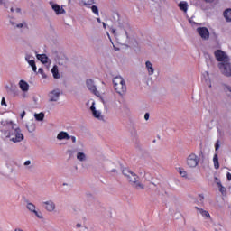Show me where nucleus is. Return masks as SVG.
Masks as SVG:
<instances>
[{
  "label": "nucleus",
  "instance_id": "1",
  "mask_svg": "<svg viewBox=\"0 0 231 231\" xmlns=\"http://www.w3.org/2000/svg\"><path fill=\"white\" fill-rule=\"evenodd\" d=\"M6 127L8 130L4 132L5 138H10L11 142H14V143H17L24 140V135L21 133V128H19L17 125L14 124V122H7Z\"/></svg>",
  "mask_w": 231,
  "mask_h": 231
},
{
  "label": "nucleus",
  "instance_id": "2",
  "mask_svg": "<svg viewBox=\"0 0 231 231\" xmlns=\"http://www.w3.org/2000/svg\"><path fill=\"white\" fill-rule=\"evenodd\" d=\"M123 174H124V176H125L127 178L128 181H130V183H132V185L135 189H137V190L144 189L143 184L138 182L139 177H138V175H136V173L129 171L128 169H124Z\"/></svg>",
  "mask_w": 231,
  "mask_h": 231
},
{
  "label": "nucleus",
  "instance_id": "3",
  "mask_svg": "<svg viewBox=\"0 0 231 231\" xmlns=\"http://www.w3.org/2000/svg\"><path fill=\"white\" fill-rule=\"evenodd\" d=\"M114 89L118 95H125L127 92V85L124 78L117 76L113 79Z\"/></svg>",
  "mask_w": 231,
  "mask_h": 231
},
{
  "label": "nucleus",
  "instance_id": "4",
  "mask_svg": "<svg viewBox=\"0 0 231 231\" xmlns=\"http://www.w3.org/2000/svg\"><path fill=\"white\" fill-rule=\"evenodd\" d=\"M186 163L188 167L194 169L195 167H198V164L199 163V157L195 153H190L186 159Z\"/></svg>",
  "mask_w": 231,
  "mask_h": 231
},
{
  "label": "nucleus",
  "instance_id": "5",
  "mask_svg": "<svg viewBox=\"0 0 231 231\" xmlns=\"http://www.w3.org/2000/svg\"><path fill=\"white\" fill-rule=\"evenodd\" d=\"M214 55L218 62H230V59L228 58L226 53H225V51L221 50L215 51Z\"/></svg>",
  "mask_w": 231,
  "mask_h": 231
},
{
  "label": "nucleus",
  "instance_id": "6",
  "mask_svg": "<svg viewBox=\"0 0 231 231\" xmlns=\"http://www.w3.org/2000/svg\"><path fill=\"white\" fill-rule=\"evenodd\" d=\"M218 68L220 71L226 77H231V64L230 61H226L225 63H219Z\"/></svg>",
  "mask_w": 231,
  "mask_h": 231
},
{
  "label": "nucleus",
  "instance_id": "7",
  "mask_svg": "<svg viewBox=\"0 0 231 231\" xmlns=\"http://www.w3.org/2000/svg\"><path fill=\"white\" fill-rule=\"evenodd\" d=\"M197 32L204 41H208L210 38V32L207 27H199L197 28Z\"/></svg>",
  "mask_w": 231,
  "mask_h": 231
},
{
  "label": "nucleus",
  "instance_id": "8",
  "mask_svg": "<svg viewBox=\"0 0 231 231\" xmlns=\"http://www.w3.org/2000/svg\"><path fill=\"white\" fill-rule=\"evenodd\" d=\"M215 150H216V153L214 154V157H213V163H214L215 169H219V157L217 156V151L219 150V141H217L215 144Z\"/></svg>",
  "mask_w": 231,
  "mask_h": 231
},
{
  "label": "nucleus",
  "instance_id": "9",
  "mask_svg": "<svg viewBox=\"0 0 231 231\" xmlns=\"http://www.w3.org/2000/svg\"><path fill=\"white\" fill-rule=\"evenodd\" d=\"M87 88L94 93V95H99L98 91L97 90V87L95 86V83L92 81V79H87Z\"/></svg>",
  "mask_w": 231,
  "mask_h": 231
},
{
  "label": "nucleus",
  "instance_id": "10",
  "mask_svg": "<svg viewBox=\"0 0 231 231\" xmlns=\"http://www.w3.org/2000/svg\"><path fill=\"white\" fill-rule=\"evenodd\" d=\"M27 208L28 210H30V212H33V214H35V216H37L39 219H42V213L35 210V205H33L32 203H28Z\"/></svg>",
  "mask_w": 231,
  "mask_h": 231
},
{
  "label": "nucleus",
  "instance_id": "11",
  "mask_svg": "<svg viewBox=\"0 0 231 231\" xmlns=\"http://www.w3.org/2000/svg\"><path fill=\"white\" fill-rule=\"evenodd\" d=\"M51 7H52V10H54V12L56 13L57 15H60V14L66 13V11L62 7H60V5H59L57 4H52Z\"/></svg>",
  "mask_w": 231,
  "mask_h": 231
},
{
  "label": "nucleus",
  "instance_id": "12",
  "mask_svg": "<svg viewBox=\"0 0 231 231\" xmlns=\"http://www.w3.org/2000/svg\"><path fill=\"white\" fill-rule=\"evenodd\" d=\"M60 93H59L57 90H53L52 92L50 93V101L51 102H57L59 100Z\"/></svg>",
  "mask_w": 231,
  "mask_h": 231
},
{
  "label": "nucleus",
  "instance_id": "13",
  "mask_svg": "<svg viewBox=\"0 0 231 231\" xmlns=\"http://www.w3.org/2000/svg\"><path fill=\"white\" fill-rule=\"evenodd\" d=\"M19 86L22 91H28V89H30V85H28V83L24 81V79H21L19 81Z\"/></svg>",
  "mask_w": 231,
  "mask_h": 231
},
{
  "label": "nucleus",
  "instance_id": "14",
  "mask_svg": "<svg viewBox=\"0 0 231 231\" xmlns=\"http://www.w3.org/2000/svg\"><path fill=\"white\" fill-rule=\"evenodd\" d=\"M58 140H69L71 136L68 134V132H60L57 135Z\"/></svg>",
  "mask_w": 231,
  "mask_h": 231
},
{
  "label": "nucleus",
  "instance_id": "15",
  "mask_svg": "<svg viewBox=\"0 0 231 231\" xmlns=\"http://www.w3.org/2000/svg\"><path fill=\"white\" fill-rule=\"evenodd\" d=\"M45 208L48 212H53L55 210V204L51 201L44 202Z\"/></svg>",
  "mask_w": 231,
  "mask_h": 231
},
{
  "label": "nucleus",
  "instance_id": "16",
  "mask_svg": "<svg viewBox=\"0 0 231 231\" xmlns=\"http://www.w3.org/2000/svg\"><path fill=\"white\" fill-rule=\"evenodd\" d=\"M26 60L32 69V71H34V73L37 72V65H35V60H30V57H26Z\"/></svg>",
  "mask_w": 231,
  "mask_h": 231
},
{
  "label": "nucleus",
  "instance_id": "17",
  "mask_svg": "<svg viewBox=\"0 0 231 231\" xmlns=\"http://www.w3.org/2000/svg\"><path fill=\"white\" fill-rule=\"evenodd\" d=\"M38 60H41L42 64H48V56L46 54H37Z\"/></svg>",
  "mask_w": 231,
  "mask_h": 231
},
{
  "label": "nucleus",
  "instance_id": "18",
  "mask_svg": "<svg viewBox=\"0 0 231 231\" xmlns=\"http://www.w3.org/2000/svg\"><path fill=\"white\" fill-rule=\"evenodd\" d=\"M145 64H146V68H147L149 75H153L154 68L152 67V63H151V61H146Z\"/></svg>",
  "mask_w": 231,
  "mask_h": 231
},
{
  "label": "nucleus",
  "instance_id": "19",
  "mask_svg": "<svg viewBox=\"0 0 231 231\" xmlns=\"http://www.w3.org/2000/svg\"><path fill=\"white\" fill-rule=\"evenodd\" d=\"M180 10H182V12H187L189 10V4L187 2H180L179 4Z\"/></svg>",
  "mask_w": 231,
  "mask_h": 231
},
{
  "label": "nucleus",
  "instance_id": "20",
  "mask_svg": "<svg viewBox=\"0 0 231 231\" xmlns=\"http://www.w3.org/2000/svg\"><path fill=\"white\" fill-rule=\"evenodd\" d=\"M195 208L199 210V212L201 214V216H203V217H210V213H208V211L199 208L198 207H195Z\"/></svg>",
  "mask_w": 231,
  "mask_h": 231
},
{
  "label": "nucleus",
  "instance_id": "21",
  "mask_svg": "<svg viewBox=\"0 0 231 231\" xmlns=\"http://www.w3.org/2000/svg\"><path fill=\"white\" fill-rule=\"evenodd\" d=\"M177 171L179 172L180 176H181V178H188V174L185 169L179 167L177 168Z\"/></svg>",
  "mask_w": 231,
  "mask_h": 231
},
{
  "label": "nucleus",
  "instance_id": "22",
  "mask_svg": "<svg viewBox=\"0 0 231 231\" xmlns=\"http://www.w3.org/2000/svg\"><path fill=\"white\" fill-rule=\"evenodd\" d=\"M217 185L219 189V192H221L222 196H225V194H226V188H225L221 182H217Z\"/></svg>",
  "mask_w": 231,
  "mask_h": 231
},
{
  "label": "nucleus",
  "instance_id": "23",
  "mask_svg": "<svg viewBox=\"0 0 231 231\" xmlns=\"http://www.w3.org/2000/svg\"><path fill=\"white\" fill-rule=\"evenodd\" d=\"M224 17L226 21L231 22V9H227L224 12Z\"/></svg>",
  "mask_w": 231,
  "mask_h": 231
},
{
  "label": "nucleus",
  "instance_id": "24",
  "mask_svg": "<svg viewBox=\"0 0 231 231\" xmlns=\"http://www.w3.org/2000/svg\"><path fill=\"white\" fill-rule=\"evenodd\" d=\"M34 118L38 121V122H42V120H44V113L41 112L39 114H35L34 115Z\"/></svg>",
  "mask_w": 231,
  "mask_h": 231
},
{
  "label": "nucleus",
  "instance_id": "25",
  "mask_svg": "<svg viewBox=\"0 0 231 231\" xmlns=\"http://www.w3.org/2000/svg\"><path fill=\"white\" fill-rule=\"evenodd\" d=\"M77 159L79 160V162H84L86 160V154L84 152H78Z\"/></svg>",
  "mask_w": 231,
  "mask_h": 231
},
{
  "label": "nucleus",
  "instance_id": "26",
  "mask_svg": "<svg viewBox=\"0 0 231 231\" xmlns=\"http://www.w3.org/2000/svg\"><path fill=\"white\" fill-rule=\"evenodd\" d=\"M52 75L54 79H60V75L59 74V70L55 68L51 69Z\"/></svg>",
  "mask_w": 231,
  "mask_h": 231
},
{
  "label": "nucleus",
  "instance_id": "27",
  "mask_svg": "<svg viewBox=\"0 0 231 231\" xmlns=\"http://www.w3.org/2000/svg\"><path fill=\"white\" fill-rule=\"evenodd\" d=\"M80 1L81 3H83V5H85V6L91 5L94 3L93 0H80Z\"/></svg>",
  "mask_w": 231,
  "mask_h": 231
},
{
  "label": "nucleus",
  "instance_id": "28",
  "mask_svg": "<svg viewBox=\"0 0 231 231\" xmlns=\"http://www.w3.org/2000/svg\"><path fill=\"white\" fill-rule=\"evenodd\" d=\"M91 10L93 14H95L96 15H98V7L97 5H92Z\"/></svg>",
  "mask_w": 231,
  "mask_h": 231
},
{
  "label": "nucleus",
  "instance_id": "29",
  "mask_svg": "<svg viewBox=\"0 0 231 231\" xmlns=\"http://www.w3.org/2000/svg\"><path fill=\"white\" fill-rule=\"evenodd\" d=\"M93 116H95V118H100V113L96 110L93 112Z\"/></svg>",
  "mask_w": 231,
  "mask_h": 231
},
{
  "label": "nucleus",
  "instance_id": "30",
  "mask_svg": "<svg viewBox=\"0 0 231 231\" xmlns=\"http://www.w3.org/2000/svg\"><path fill=\"white\" fill-rule=\"evenodd\" d=\"M1 106H5V107H6V99L5 97H2V100H1Z\"/></svg>",
  "mask_w": 231,
  "mask_h": 231
},
{
  "label": "nucleus",
  "instance_id": "31",
  "mask_svg": "<svg viewBox=\"0 0 231 231\" xmlns=\"http://www.w3.org/2000/svg\"><path fill=\"white\" fill-rule=\"evenodd\" d=\"M92 113H95V111H97V108H95V105H92L90 107Z\"/></svg>",
  "mask_w": 231,
  "mask_h": 231
},
{
  "label": "nucleus",
  "instance_id": "32",
  "mask_svg": "<svg viewBox=\"0 0 231 231\" xmlns=\"http://www.w3.org/2000/svg\"><path fill=\"white\" fill-rule=\"evenodd\" d=\"M226 178H227L228 181H231V173L230 172H227Z\"/></svg>",
  "mask_w": 231,
  "mask_h": 231
},
{
  "label": "nucleus",
  "instance_id": "33",
  "mask_svg": "<svg viewBox=\"0 0 231 231\" xmlns=\"http://www.w3.org/2000/svg\"><path fill=\"white\" fill-rule=\"evenodd\" d=\"M21 118H23V116H26V112L25 111H23L22 113H21Z\"/></svg>",
  "mask_w": 231,
  "mask_h": 231
},
{
  "label": "nucleus",
  "instance_id": "34",
  "mask_svg": "<svg viewBox=\"0 0 231 231\" xmlns=\"http://www.w3.org/2000/svg\"><path fill=\"white\" fill-rule=\"evenodd\" d=\"M70 138H71L73 143H75L77 142V138L75 136H71Z\"/></svg>",
  "mask_w": 231,
  "mask_h": 231
},
{
  "label": "nucleus",
  "instance_id": "35",
  "mask_svg": "<svg viewBox=\"0 0 231 231\" xmlns=\"http://www.w3.org/2000/svg\"><path fill=\"white\" fill-rule=\"evenodd\" d=\"M144 119H145V120H149V113H146V114L144 115Z\"/></svg>",
  "mask_w": 231,
  "mask_h": 231
},
{
  "label": "nucleus",
  "instance_id": "36",
  "mask_svg": "<svg viewBox=\"0 0 231 231\" xmlns=\"http://www.w3.org/2000/svg\"><path fill=\"white\" fill-rule=\"evenodd\" d=\"M32 162H30V161H26L25 162H24V165H30Z\"/></svg>",
  "mask_w": 231,
  "mask_h": 231
},
{
  "label": "nucleus",
  "instance_id": "37",
  "mask_svg": "<svg viewBox=\"0 0 231 231\" xmlns=\"http://www.w3.org/2000/svg\"><path fill=\"white\" fill-rule=\"evenodd\" d=\"M17 28H23V23L17 24Z\"/></svg>",
  "mask_w": 231,
  "mask_h": 231
},
{
  "label": "nucleus",
  "instance_id": "38",
  "mask_svg": "<svg viewBox=\"0 0 231 231\" xmlns=\"http://www.w3.org/2000/svg\"><path fill=\"white\" fill-rule=\"evenodd\" d=\"M76 226H77V228H80V226H82V225L77 224Z\"/></svg>",
  "mask_w": 231,
  "mask_h": 231
},
{
  "label": "nucleus",
  "instance_id": "39",
  "mask_svg": "<svg viewBox=\"0 0 231 231\" xmlns=\"http://www.w3.org/2000/svg\"><path fill=\"white\" fill-rule=\"evenodd\" d=\"M14 231H24V230L20 229V228H17V229H15Z\"/></svg>",
  "mask_w": 231,
  "mask_h": 231
},
{
  "label": "nucleus",
  "instance_id": "40",
  "mask_svg": "<svg viewBox=\"0 0 231 231\" xmlns=\"http://www.w3.org/2000/svg\"><path fill=\"white\" fill-rule=\"evenodd\" d=\"M103 27L105 28V30H106V23H103Z\"/></svg>",
  "mask_w": 231,
  "mask_h": 231
},
{
  "label": "nucleus",
  "instance_id": "41",
  "mask_svg": "<svg viewBox=\"0 0 231 231\" xmlns=\"http://www.w3.org/2000/svg\"><path fill=\"white\" fill-rule=\"evenodd\" d=\"M112 33H114V34L116 33V30L114 29V30L112 31Z\"/></svg>",
  "mask_w": 231,
  "mask_h": 231
},
{
  "label": "nucleus",
  "instance_id": "42",
  "mask_svg": "<svg viewBox=\"0 0 231 231\" xmlns=\"http://www.w3.org/2000/svg\"><path fill=\"white\" fill-rule=\"evenodd\" d=\"M206 3H210L212 0H204Z\"/></svg>",
  "mask_w": 231,
  "mask_h": 231
},
{
  "label": "nucleus",
  "instance_id": "43",
  "mask_svg": "<svg viewBox=\"0 0 231 231\" xmlns=\"http://www.w3.org/2000/svg\"><path fill=\"white\" fill-rule=\"evenodd\" d=\"M97 23H100V18H97Z\"/></svg>",
  "mask_w": 231,
  "mask_h": 231
},
{
  "label": "nucleus",
  "instance_id": "44",
  "mask_svg": "<svg viewBox=\"0 0 231 231\" xmlns=\"http://www.w3.org/2000/svg\"><path fill=\"white\" fill-rule=\"evenodd\" d=\"M112 172H116V170H112Z\"/></svg>",
  "mask_w": 231,
  "mask_h": 231
},
{
  "label": "nucleus",
  "instance_id": "45",
  "mask_svg": "<svg viewBox=\"0 0 231 231\" xmlns=\"http://www.w3.org/2000/svg\"><path fill=\"white\" fill-rule=\"evenodd\" d=\"M11 12H14V8H11Z\"/></svg>",
  "mask_w": 231,
  "mask_h": 231
},
{
  "label": "nucleus",
  "instance_id": "46",
  "mask_svg": "<svg viewBox=\"0 0 231 231\" xmlns=\"http://www.w3.org/2000/svg\"><path fill=\"white\" fill-rule=\"evenodd\" d=\"M39 71H42V69H39Z\"/></svg>",
  "mask_w": 231,
  "mask_h": 231
},
{
  "label": "nucleus",
  "instance_id": "47",
  "mask_svg": "<svg viewBox=\"0 0 231 231\" xmlns=\"http://www.w3.org/2000/svg\"><path fill=\"white\" fill-rule=\"evenodd\" d=\"M18 10V12H21V9H17Z\"/></svg>",
  "mask_w": 231,
  "mask_h": 231
},
{
  "label": "nucleus",
  "instance_id": "48",
  "mask_svg": "<svg viewBox=\"0 0 231 231\" xmlns=\"http://www.w3.org/2000/svg\"><path fill=\"white\" fill-rule=\"evenodd\" d=\"M33 129H35V126H33L32 131H33Z\"/></svg>",
  "mask_w": 231,
  "mask_h": 231
}]
</instances>
